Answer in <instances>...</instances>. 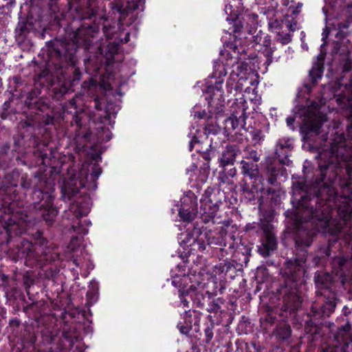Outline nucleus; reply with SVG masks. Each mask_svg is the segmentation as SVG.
Masks as SVG:
<instances>
[{"label": "nucleus", "instance_id": "1", "mask_svg": "<svg viewBox=\"0 0 352 352\" xmlns=\"http://www.w3.org/2000/svg\"><path fill=\"white\" fill-rule=\"evenodd\" d=\"M347 131L349 140L338 135L329 149L319 152L322 177L314 186L315 196L310 198L302 184L293 188L299 247H309L319 228H329L334 236L351 235L347 224L352 214V126Z\"/></svg>", "mask_w": 352, "mask_h": 352}, {"label": "nucleus", "instance_id": "2", "mask_svg": "<svg viewBox=\"0 0 352 352\" xmlns=\"http://www.w3.org/2000/svg\"><path fill=\"white\" fill-rule=\"evenodd\" d=\"M97 32L96 27L84 24L76 32L74 41L72 43L63 44V50L54 49L56 56L60 60H64L74 66L76 63L74 56L76 48L82 46L86 50H89L92 44V39Z\"/></svg>", "mask_w": 352, "mask_h": 352}, {"label": "nucleus", "instance_id": "3", "mask_svg": "<svg viewBox=\"0 0 352 352\" xmlns=\"http://www.w3.org/2000/svg\"><path fill=\"white\" fill-rule=\"evenodd\" d=\"M307 261V254L302 251L296 254L294 261L289 260L287 262V268L283 276L285 277L286 287L293 289L297 285V282L300 279L305 272V263Z\"/></svg>", "mask_w": 352, "mask_h": 352}, {"label": "nucleus", "instance_id": "4", "mask_svg": "<svg viewBox=\"0 0 352 352\" xmlns=\"http://www.w3.org/2000/svg\"><path fill=\"white\" fill-rule=\"evenodd\" d=\"M52 188L49 190L38 189L35 190L34 192V195L38 194V197L41 195L43 199H45L44 203L38 208L40 214L48 223L52 222L58 213L57 209L53 206L54 196L50 192Z\"/></svg>", "mask_w": 352, "mask_h": 352}, {"label": "nucleus", "instance_id": "5", "mask_svg": "<svg viewBox=\"0 0 352 352\" xmlns=\"http://www.w3.org/2000/svg\"><path fill=\"white\" fill-rule=\"evenodd\" d=\"M82 175L87 177V172L84 169L80 170L79 177H71L65 182L61 189L64 200H71L78 195L80 188L85 186L87 179H82Z\"/></svg>", "mask_w": 352, "mask_h": 352}, {"label": "nucleus", "instance_id": "6", "mask_svg": "<svg viewBox=\"0 0 352 352\" xmlns=\"http://www.w3.org/2000/svg\"><path fill=\"white\" fill-rule=\"evenodd\" d=\"M18 256L25 258V263L33 266L36 263L42 260L35 245L28 240H23L19 248Z\"/></svg>", "mask_w": 352, "mask_h": 352}, {"label": "nucleus", "instance_id": "7", "mask_svg": "<svg viewBox=\"0 0 352 352\" xmlns=\"http://www.w3.org/2000/svg\"><path fill=\"white\" fill-rule=\"evenodd\" d=\"M142 4V0H114L111 3L112 9L116 10L123 15L128 14L129 12L139 9Z\"/></svg>", "mask_w": 352, "mask_h": 352}, {"label": "nucleus", "instance_id": "8", "mask_svg": "<svg viewBox=\"0 0 352 352\" xmlns=\"http://www.w3.org/2000/svg\"><path fill=\"white\" fill-rule=\"evenodd\" d=\"M265 238L262 244L258 247V252L263 257L270 255L276 249V240L274 235L268 230L265 231Z\"/></svg>", "mask_w": 352, "mask_h": 352}, {"label": "nucleus", "instance_id": "9", "mask_svg": "<svg viewBox=\"0 0 352 352\" xmlns=\"http://www.w3.org/2000/svg\"><path fill=\"white\" fill-rule=\"evenodd\" d=\"M307 112L309 115L304 118L305 124L311 131L319 135L322 123L327 120L325 116L324 115L318 116L316 113H310L309 110H307Z\"/></svg>", "mask_w": 352, "mask_h": 352}, {"label": "nucleus", "instance_id": "10", "mask_svg": "<svg viewBox=\"0 0 352 352\" xmlns=\"http://www.w3.org/2000/svg\"><path fill=\"white\" fill-rule=\"evenodd\" d=\"M338 342H340L341 340L344 344L343 346H335L334 347L326 346L322 348L321 352H348L346 347L349 346V343L352 342L351 335L346 330H342L339 334L336 336Z\"/></svg>", "mask_w": 352, "mask_h": 352}, {"label": "nucleus", "instance_id": "11", "mask_svg": "<svg viewBox=\"0 0 352 352\" xmlns=\"http://www.w3.org/2000/svg\"><path fill=\"white\" fill-rule=\"evenodd\" d=\"M3 227L10 236H16L25 231V228L23 226L13 219L12 217H9L8 219L4 217Z\"/></svg>", "mask_w": 352, "mask_h": 352}, {"label": "nucleus", "instance_id": "12", "mask_svg": "<svg viewBox=\"0 0 352 352\" xmlns=\"http://www.w3.org/2000/svg\"><path fill=\"white\" fill-rule=\"evenodd\" d=\"M239 149L236 146H228L222 153L220 164L222 166L232 164L235 161Z\"/></svg>", "mask_w": 352, "mask_h": 352}, {"label": "nucleus", "instance_id": "13", "mask_svg": "<svg viewBox=\"0 0 352 352\" xmlns=\"http://www.w3.org/2000/svg\"><path fill=\"white\" fill-rule=\"evenodd\" d=\"M241 164L243 175L248 176L252 179H256L258 177L259 171L256 164L242 160Z\"/></svg>", "mask_w": 352, "mask_h": 352}, {"label": "nucleus", "instance_id": "14", "mask_svg": "<svg viewBox=\"0 0 352 352\" xmlns=\"http://www.w3.org/2000/svg\"><path fill=\"white\" fill-rule=\"evenodd\" d=\"M292 141L289 139H280L277 142L275 149V155L278 157H280L282 155H286L287 153V149L292 147Z\"/></svg>", "mask_w": 352, "mask_h": 352}, {"label": "nucleus", "instance_id": "15", "mask_svg": "<svg viewBox=\"0 0 352 352\" xmlns=\"http://www.w3.org/2000/svg\"><path fill=\"white\" fill-rule=\"evenodd\" d=\"M70 211L76 217H81L87 215L89 212V209L85 207L78 201H75L72 203L69 207Z\"/></svg>", "mask_w": 352, "mask_h": 352}, {"label": "nucleus", "instance_id": "16", "mask_svg": "<svg viewBox=\"0 0 352 352\" xmlns=\"http://www.w3.org/2000/svg\"><path fill=\"white\" fill-rule=\"evenodd\" d=\"M239 125V120L236 116H232L226 118L223 121V129L227 133H230L234 130Z\"/></svg>", "mask_w": 352, "mask_h": 352}, {"label": "nucleus", "instance_id": "17", "mask_svg": "<svg viewBox=\"0 0 352 352\" xmlns=\"http://www.w3.org/2000/svg\"><path fill=\"white\" fill-rule=\"evenodd\" d=\"M276 335L278 338L283 340H287L290 337L292 333L291 328L287 324H283L278 327L276 329Z\"/></svg>", "mask_w": 352, "mask_h": 352}, {"label": "nucleus", "instance_id": "18", "mask_svg": "<svg viewBox=\"0 0 352 352\" xmlns=\"http://www.w3.org/2000/svg\"><path fill=\"white\" fill-rule=\"evenodd\" d=\"M179 215L184 221L190 222L195 217V213L189 209L182 208L179 211Z\"/></svg>", "mask_w": 352, "mask_h": 352}, {"label": "nucleus", "instance_id": "19", "mask_svg": "<svg viewBox=\"0 0 352 352\" xmlns=\"http://www.w3.org/2000/svg\"><path fill=\"white\" fill-rule=\"evenodd\" d=\"M275 47L271 46L270 41H264L262 53L267 57V60L272 61V56Z\"/></svg>", "mask_w": 352, "mask_h": 352}, {"label": "nucleus", "instance_id": "20", "mask_svg": "<svg viewBox=\"0 0 352 352\" xmlns=\"http://www.w3.org/2000/svg\"><path fill=\"white\" fill-rule=\"evenodd\" d=\"M276 40L281 44L286 45L292 41V35L284 32H280L277 33Z\"/></svg>", "mask_w": 352, "mask_h": 352}, {"label": "nucleus", "instance_id": "21", "mask_svg": "<svg viewBox=\"0 0 352 352\" xmlns=\"http://www.w3.org/2000/svg\"><path fill=\"white\" fill-rule=\"evenodd\" d=\"M223 304V300L221 298H219L214 300H212L208 305V307L207 308L208 311L209 312H217L220 308L221 305Z\"/></svg>", "mask_w": 352, "mask_h": 352}, {"label": "nucleus", "instance_id": "22", "mask_svg": "<svg viewBox=\"0 0 352 352\" xmlns=\"http://www.w3.org/2000/svg\"><path fill=\"white\" fill-rule=\"evenodd\" d=\"M261 155L258 153L256 150H246V158L252 160L254 162H257L260 160Z\"/></svg>", "mask_w": 352, "mask_h": 352}, {"label": "nucleus", "instance_id": "23", "mask_svg": "<svg viewBox=\"0 0 352 352\" xmlns=\"http://www.w3.org/2000/svg\"><path fill=\"white\" fill-rule=\"evenodd\" d=\"M322 72V69L319 68H312V69L309 72V76L312 78V81L314 82H316L318 78H321Z\"/></svg>", "mask_w": 352, "mask_h": 352}, {"label": "nucleus", "instance_id": "24", "mask_svg": "<svg viewBox=\"0 0 352 352\" xmlns=\"http://www.w3.org/2000/svg\"><path fill=\"white\" fill-rule=\"evenodd\" d=\"M16 32L19 35H25L28 32V25L25 22L21 21L18 23Z\"/></svg>", "mask_w": 352, "mask_h": 352}, {"label": "nucleus", "instance_id": "25", "mask_svg": "<svg viewBox=\"0 0 352 352\" xmlns=\"http://www.w3.org/2000/svg\"><path fill=\"white\" fill-rule=\"evenodd\" d=\"M101 173V168L98 166L94 165L92 168L91 179L94 180L96 179L100 175Z\"/></svg>", "mask_w": 352, "mask_h": 352}, {"label": "nucleus", "instance_id": "26", "mask_svg": "<svg viewBox=\"0 0 352 352\" xmlns=\"http://www.w3.org/2000/svg\"><path fill=\"white\" fill-rule=\"evenodd\" d=\"M268 170L270 173V175L267 179V182L270 184L271 185H273L275 184L276 181V175L275 174V171L274 170V168H268Z\"/></svg>", "mask_w": 352, "mask_h": 352}, {"label": "nucleus", "instance_id": "27", "mask_svg": "<svg viewBox=\"0 0 352 352\" xmlns=\"http://www.w3.org/2000/svg\"><path fill=\"white\" fill-rule=\"evenodd\" d=\"M285 25L286 27L292 32H294L297 29V23L294 20H287Z\"/></svg>", "mask_w": 352, "mask_h": 352}, {"label": "nucleus", "instance_id": "28", "mask_svg": "<svg viewBox=\"0 0 352 352\" xmlns=\"http://www.w3.org/2000/svg\"><path fill=\"white\" fill-rule=\"evenodd\" d=\"M291 298L294 300V304L291 305V306H290L291 309H296L298 307V305L301 302L300 298L299 296H296V295L291 296Z\"/></svg>", "mask_w": 352, "mask_h": 352}, {"label": "nucleus", "instance_id": "29", "mask_svg": "<svg viewBox=\"0 0 352 352\" xmlns=\"http://www.w3.org/2000/svg\"><path fill=\"white\" fill-rule=\"evenodd\" d=\"M73 229L78 234H86L88 232V230H86L85 228H76L73 226Z\"/></svg>", "mask_w": 352, "mask_h": 352}, {"label": "nucleus", "instance_id": "30", "mask_svg": "<svg viewBox=\"0 0 352 352\" xmlns=\"http://www.w3.org/2000/svg\"><path fill=\"white\" fill-rule=\"evenodd\" d=\"M21 186L23 188H30L31 187V183L29 180L23 178Z\"/></svg>", "mask_w": 352, "mask_h": 352}, {"label": "nucleus", "instance_id": "31", "mask_svg": "<svg viewBox=\"0 0 352 352\" xmlns=\"http://www.w3.org/2000/svg\"><path fill=\"white\" fill-rule=\"evenodd\" d=\"M94 106H95V108L98 110L102 109L101 104L98 98H96L94 100Z\"/></svg>", "mask_w": 352, "mask_h": 352}, {"label": "nucleus", "instance_id": "32", "mask_svg": "<svg viewBox=\"0 0 352 352\" xmlns=\"http://www.w3.org/2000/svg\"><path fill=\"white\" fill-rule=\"evenodd\" d=\"M73 122L76 123V125L80 126L81 125V120L79 116H76L74 118Z\"/></svg>", "mask_w": 352, "mask_h": 352}, {"label": "nucleus", "instance_id": "33", "mask_svg": "<svg viewBox=\"0 0 352 352\" xmlns=\"http://www.w3.org/2000/svg\"><path fill=\"white\" fill-rule=\"evenodd\" d=\"M188 301L184 297H181V303L183 305L184 307H188Z\"/></svg>", "mask_w": 352, "mask_h": 352}, {"label": "nucleus", "instance_id": "34", "mask_svg": "<svg viewBox=\"0 0 352 352\" xmlns=\"http://www.w3.org/2000/svg\"><path fill=\"white\" fill-rule=\"evenodd\" d=\"M286 122H287V125L291 126H292V124L294 122V118H292V117L287 118L286 120Z\"/></svg>", "mask_w": 352, "mask_h": 352}, {"label": "nucleus", "instance_id": "35", "mask_svg": "<svg viewBox=\"0 0 352 352\" xmlns=\"http://www.w3.org/2000/svg\"><path fill=\"white\" fill-rule=\"evenodd\" d=\"M204 213H206V214H207V213H208V212L206 211V208H204ZM214 212H215V210H214L212 212H208V216H209V217H213V216H214Z\"/></svg>", "mask_w": 352, "mask_h": 352}, {"label": "nucleus", "instance_id": "36", "mask_svg": "<svg viewBox=\"0 0 352 352\" xmlns=\"http://www.w3.org/2000/svg\"><path fill=\"white\" fill-rule=\"evenodd\" d=\"M195 142H197V139L196 138H194L191 140V142H190V150L191 151L193 148V144Z\"/></svg>", "mask_w": 352, "mask_h": 352}, {"label": "nucleus", "instance_id": "37", "mask_svg": "<svg viewBox=\"0 0 352 352\" xmlns=\"http://www.w3.org/2000/svg\"><path fill=\"white\" fill-rule=\"evenodd\" d=\"M44 243V239L42 238H39L37 239V241L36 242V244L39 243L41 245H42Z\"/></svg>", "mask_w": 352, "mask_h": 352}, {"label": "nucleus", "instance_id": "38", "mask_svg": "<svg viewBox=\"0 0 352 352\" xmlns=\"http://www.w3.org/2000/svg\"><path fill=\"white\" fill-rule=\"evenodd\" d=\"M89 8L91 12V15H95L96 14V11L94 10L91 5L89 6Z\"/></svg>", "mask_w": 352, "mask_h": 352}, {"label": "nucleus", "instance_id": "39", "mask_svg": "<svg viewBox=\"0 0 352 352\" xmlns=\"http://www.w3.org/2000/svg\"><path fill=\"white\" fill-rule=\"evenodd\" d=\"M344 70H345V71H349V70L350 69V67L348 65V63H345V65H344Z\"/></svg>", "mask_w": 352, "mask_h": 352}, {"label": "nucleus", "instance_id": "40", "mask_svg": "<svg viewBox=\"0 0 352 352\" xmlns=\"http://www.w3.org/2000/svg\"><path fill=\"white\" fill-rule=\"evenodd\" d=\"M274 192V189H272V188L267 189V194H271V193H273Z\"/></svg>", "mask_w": 352, "mask_h": 352}, {"label": "nucleus", "instance_id": "41", "mask_svg": "<svg viewBox=\"0 0 352 352\" xmlns=\"http://www.w3.org/2000/svg\"><path fill=\"white\" fill-rule=\"evenodd\" d=\"M316 283L317 285L319 284V283H320V276H318L316 278Z\"/></svg>", "mask_w": 352, "mask_h": 352}, {"label": "nucleus", "instance_id": "42", "mask_svg": "<svg viewBox=\"0 0 352 352\" xmlns=\"http://www.w3.org/2000/svg\"><path fill=\"white\" fill-rule=\"evenodd\" d=\"M216 87H217V91H219L220 93H221V91L220 90V89L218 87L217 85L216 86Z\"/></svg>", "mask_w": 352, "mask_h": 352}, {"label": "nucleus", "instance_id": "43", "mask_svg": "<svg viewBox=\"0 0 352 352\" xmlns=\"http://www.w3.org/2000/svg\"><path fill=\"white\" fill-rule=\"evenodd\" d=\"M199 294H197V300H199Z\"/></svg>", "mask_w": 352, "mask_h": 352}]
</instances>
